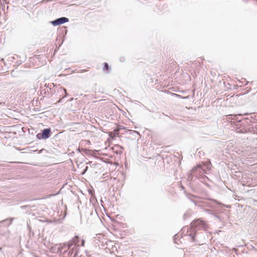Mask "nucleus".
Instances as JSON below:
<instances>
[{"instance_id": "aec40b11", "label": "nucleus", "mask_w": 257, "mask_h": 257, "mask_svg": "<svg viewBox=\"0 0 257 257\" xmlns=\"http://www.w3.org/2000/svg\"><path fill=\"white\" fill-rule=\"evenodd\" d=\"M61 101V99H60L59 101H58V102H60Z\"/></svg>"}, {"instance_id": "7ed1b4c3", "label": "nucleus", "mask_w": 257, "mask_h": 257, "mask_svg": "<svg viewBox=\"0 0 257 257\" xmlns=\"http://www.w3.org/2000/svg\"><path fill=\"white\" fill-rule=\"evenodd\" d=\"M51 130L50 128H45L42 131L41 134H38L37 137L38 139H46L50 137Z\"/></svg>"}, {"instance_id": "423d86ee", "label": "nucleus", "mask_w": 257, "mask_h": 257, "mask_svg": "<svg viewBox=\"0 0 257 257\" xmlns=\"http://www.w3.org/2000/svg\"><path fill=\"white\" fill-rule=\"evenodd\" d=\"M187 197L191 202L194 203L196 206H200L199 203L200 201L199 200L198 197L192 194H188Z\"/></svg>"}, {"instance_id": "1a4fd4ad", "label": "nucleus", "mask_w": 257, "mask_h": 257, "mask_svg": "<svg viewBox=\"0 0 257 257\" xmlns=\"http://www.w3.org/2000/svg\"><path fill=\"white\" fill-rule=\"evenodd\" d=\"M109 69V66L107 63H104V67L103 68V71H108Z\"/></svg>"}, {"instance_id": "dca6fc26", "label": "nucleus", "mask_w": 257, "mask_h": 257, "mask_svg": "<svg viewBox=\"0 0 257 257\" xmlns=\"http://www.w3.org/2000/svg\"><path fill=\"white\" fill-rule=\"evenodd\" d=\"M199 200L200 201V202L199 203V205H200V203H205V204H206V202H204V201H200L199 199ZM200 206H201V205H200Z\"/></svg>"}, {"instance_id": "f8f14e48", "label": "nucleus", "mask_w": 257, "mask_h": 257, "mask_svg": "<svg viewBox=\"0 0 257 257\" xmlns=\"http://www.w3.org/2000/svg\"><path fill=\"white\" fill-rule=\"evenodd\" d=\"M84 243H85V240L84 239H82L81 240V246H84Z\"/></svg>"}, {"instance_id": "f257e3e1", "label": "nucleus", "mask_w": 257, "mask_h": 257, "mask_svg": "<svg viewBox=\"0 0 257 257\" xmlns=\"http://www.w3.org/2000/svg\"><path fill=\"white\" fill-rule=\"evenodd\" d=\"M207 224L201 219L194 220L191 223L190 227H183L182 230L184 232L187 230L185 235L189 237V239L192 242H197L196 238V231L197 230H206Z\"/></svg>"}, {"instance_id": "39448f33", "label": "nucleus", "mask_w": 257, "mask_h": 257, "mask_svg": "<svg viewBox=\"0 0 257 257\" xmlns=\"http://www.w3.org/2000/svg\"><path fill=\"white\" fill-rule=\"evenodd\" d=\"M79 241V237L77 236H75L74 238H72L71 240L67 242V245L68 249L71 248L73 245H74L75 246H79V245L78 244Z\"/></svg>"}, {"instance_id": "a211bd4d", "label": "nucleus", "mask_w": 257, "mask_h": 257, "mask_svg": "<svg viewBox=\"0 0 257 257\" xmlns=\"http://www.w3.org/2000/svg\"><path fill=\"white\" fill-rule=\"evenodd\" d=\"M2 103L4 104H5L4 102L3 103V102H0V105L2 104Z\"/></svg>"}, {"instance_id": "2eb2a0df", "label": "nucleus", "mask_w": 257, "mask_h": 257, "mask_svg": "<svg viewBox=\"0 0 257 257\" xmlns=\"http://www.w3.org/2000/svg\"><path fill=\"white\" fill-rule=\"evenodd\" d=\"M14 219V218H11V219H10V222L9 224H11L12 223V221H13Z\"/></svg>"}, {"instance_id": "9d476101", "label": "nucleus", "mask_w": 257, "mask_h": 257, "mask_svg": "<svg viewBox=\"0 0 257 257\" xmlns=\"http://www.w3.org/2000/svg\"><path fill=\"white\" fill-rule=\"evenodd\" d=\"M20 208L22 209H30V206L29 205H23V206H21L20 207Z\"/></svg>"}, {"instance_id": "0eeeda50", "label": "nucleus", "mask_w": 257, "mask_h": 257, "mask_svg": "<svg viewBox=\"0 0 257 257\" xmlns=\"http://www.w3.org/2000/svg\"><path fill=\"white\" fill-rule=\"evenodd\" d=\"M58 92H59V93H61L62 92H64L65 93V94L64 97L67 96V93L66 89L63 88L62 87H59L58 89Z\"/></svg>"}, {"instance_id": "6ab92c4d", "label": "nucleus", "mask_w": 257, "mask_h": 257, "mask_svg": "<svg viewBox=\"0 0 257 257\" xmlns=\"http://www.w3.org/2000/svg\"><path fill=\"white\" fill-rule=\"evenodd\" d=\"M206 211H207V212H209V211H210V210H209V209H206Z\"/></svg>"}, {"instance_id": "6e6552de", "label": "nucleus", "mask_w": 257, "mask_h": 257, "mask_svg": "<svg viewBox=\"0 0 257 257\" xmlns=\"http://www.w3.org/2000/svg\"><path fill=\"white\" fill-rule=\"evenodd\" d=\"M172 95H174V96H177L178 97H180V98H183V99H188L189 97V96H185V97H182L181 95H180L179 94H175V93H172Z\"/></svg>"}, {"instance_id": "4468645a", "label": "nucleus", "mask_w": 257, "mask_h": 257, "mask_svg": "<svg viewBox=\"0 0 257 257\" xmlns=\"http://www.w3.org/2000/svg\"><path fill=\"white\" fill-rule=\"evenodd\" d=\"M7 221H9V219H5V220H4L3 221H0V223H2V222H6Z\"/></svg>"}, {"instance_id": "f03ea898", "label": "nucleus", "mask_w": 257, "mask_h": 257, "mask_svg": "<svg viewBox=\"0 0 257 257\" xmlns=\"http://www.w3.org/2000/svg\"><path fill=\"white\" fill-rule=\"evenodd\" d=\"M205 169H203L201 165H197L191 170V173L188 177L189 181L192 180L193 177L197 178H201L204 173H205Z\"/></svg>"}, {"instance_id": "f3484780", "label": "nucleus", "mask_w": 257, "mask_h": 257, "mask_svg": "<svg viewBox=\"0 0 257 257\" xmlns=\"http://www.w3.org/2000/svg\"><path fill=\"white\" fill-rule=\"evenodd\" d=\"M186 216V213H185V214H184V219H185V216Z\"/></svg>"}, {"instance_id": "ddd939ff", "label": "nucleus", "mask_w": 257, "mask_h": 257, "mask_svg": "<svg viewBox=\"0 0 257 257\" xmlns=\"http://www.w3.org/2000/svg\"><path fill=\"white\" fill-rule=\"evenodd\" d=\"M124 60H125V59H124V57H120V61L121 62H123V61H124Z\"/></svg>"}, {"instance_id": "9b49d317", "label": "nucleus", "mask_w": 257, "mask_h": 257, "mask_svg": "<svg viewBox=\"0 0 257 257\" xmlns=\"http://www.w3.org/2000/svg\"><path fill=\"white\" fill-rule=\"evenodd\" d=\"M45 86L46 87H50V90H52V87H51V86H53V87H54L55 86V85H54V83H52L51 84H50V86H49V84H48V85H47V84H46L45 85Z\"/></svg>"}, {"instance_id": "20e7f679", "label": "nucleus", "mask_w": 257, "mask_h": 257, "mask_svg": "<svg viewBox=\"0 0 257 257\" xmlns=\"http://www.w3.org/2000/svg\"><path fill=\"white\" fill-rule=\"evenodd\" d=\"M69 21V19L66 17H61L55 20L54 21H51V23L54 26H58L61 24H63Z\"/></svg>"}]
</instances>
